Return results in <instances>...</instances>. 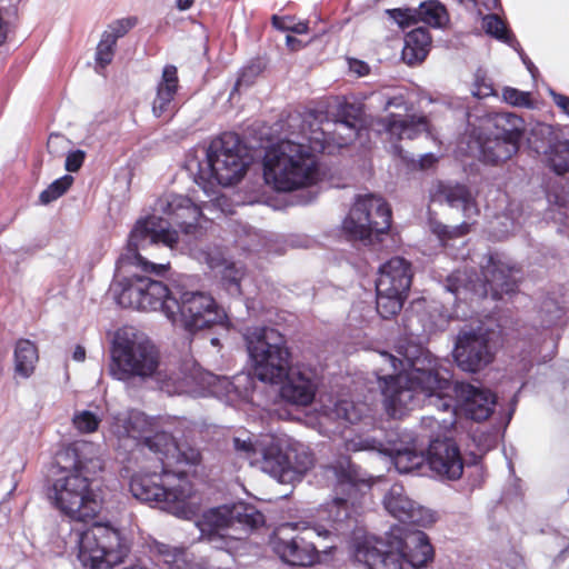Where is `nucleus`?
<instances>
[{
    "mask_svg": "<svg viewBox=\"0 0 569 569\" xmlns=\"http://www.w3.org/2000/svg\"><path fill=\"white\" fill-rule=\"evenodd\" d=\"M397 355L377 353L380 366L375 370L386 412L401 418L419 406L420 390L448 389L450 380L440 375L437 359L419 345H400Z\"/></svg>",
    "mask_w": 569,
    "mask_h": 569,
    "instance_id": "f257e3e1",
    "label": "nucleus"
},
{
    "mask_svg": "<svg viewBox=\"0 0 569 569\" xmlns=\"http://www.w3.org/2000/svg\"><path fill=\"white\" fill-rule=\"evenodd\" d=\"M168 216L188 238H198L202 231L199 220L201 210L191 199L181 194L169 193L160 197L153 207V213L140 218L131 229L127 246L118 259V267L133 266L142 271L154 274H163L169 269V263H153L142 252L149 254V250L161 243L171 249L179 243V233L171 228V223L158 216Z\"/></svg>",
    "mask_w": 569,
    "mask_h": 569,
    "instance_id": "f03ea898",
    "label": "nucleus"
},
{
    "mask_svg": "<svg viewBox=\"0 0 569 569\" xmlns=\"http://www.w3.org/2000/svg\"><path fill=\"white\" fill-rule=\"evenodd\" d=\"M289 136L272 144L264 154L263 177L278 191H292L313 184L319 177L313 152L325 150L327 134L313 130L300 116L289 118Z\"/></svg>",
    "mask_w": 569,
    "mask_h": 569,
    "instance_id": "7ed1b4c3",
    "label": "nucleus"
},
{
    "mask_svg": "<svg viewBox=\"0 0 569 569\" xmlns=\"http://www.w3.org/2000/svg\"><path fill=\"white\" fill-rule=\"evenodd\" d=\"M72 451V468L61 470L48 496L54 508L71 520H92L102 508V498L94 488V481L103 469V461L93 443H78Z\"/></svg>",
    "mask_w": 569,
    "mask_h": 569,
    "instance_id": "20e7f679",
    "label": "nucleus"
},
{
    "mask_svg": "<svg viewBox=\"0 0 569 569\" xmlns=\"http://www.w3.org/2000/svg\"><path fill=\"white\" fill-rule=\"evenodd\" d=\"M446 389L420 390L419 403L438 410V416L422 418V427L430 429L426 435L429 439L428 463L437 473L448 479H458L463 471V463L456 443L447 437V432L455 427L457 413L452 397L443 393Z\"/></svg>",
    "mask_w": 569,
    "mask_h": 569,
    "instance_id": "39448f33",
    "label": "nucleus"
},
{
    "mask_svg": "<svg viewBox=\"0 0 569 569\" xmlns=\"http://www.w3.org/2000/svg\"><path fill=\"white\" fill-rule=\"evenodd\" d=\"M130 491L138 500L154 502L179 518L189 519L193 515L188 502L193 488L183 471H170L163 467L161 473L136 475L130 481Z\"/></svg>",
    "mask_w": 569,
    "mask_h": 569,
    "instance_id": "423d86ee",
    "label": "nucleus"
},
{
    "mask_svg": "<svg viewBox=\"0 0 569 569\" xmlns=\"http://www.w3.org/2000/svg\"><path fill=\"white\" fill-rule=\"evenodd\" d=\"M159 363V352L147 337L132 329L116 333L109 365V372L114 379L146 382L154 376Z\"/></svg>",
    "mask_w": 569,
    "mask_h": 569,
    "instance_id": "0eeeda50",
    "label": "nucleus"
},
{
    "mask_svg": "<svg viewBox=\"0 0 569 569\" xmlns=\"http://www.w3.org/2000/svg\"><path fill=\"white\" fill-rule=\"evenodd\" d=\"M263 523L264 516L256 507L238 502L209 509L197 521V527L201 539L216 549H226Z\"/></svg>",
    "mask_w": 569,
    "mask_h": 569,
    "instance_id": "6e6552de",
    "label": "nucleus"
},
{
    "mask_svg": "<svg viewBox=\"0 0 569 569\" xmlns=\"http://www.w3.org/2000/svg\"><path fill=\"white\" fill-rule=\"evenodd\" d=\"M336 478L337 497L330 502L321 506L318 510V520L311 525L312 528L331 530L328 538H321L327 545L335 547V540L339 535L346 532L351 520V510L360 495L361 487L366 486L365 480L358 475V470L350 461L340 462L338 466L328 468Z\"/></svg>",
    "mask_w": 569,
    "mask_h": 569,
    "instance_id": "1a4fd4ad",
    "label": "nucleus"
},
{
    "mask_svg": "<svg viewBox=\"0 0 569 569\" xmlns=\"http://www.w3.org/2000/svg\"><path fill=\"white\" fill-rule=\"evenodd\" d=\"M248 166L239 137L226 132L209 143L204 160L197 163V177L204 183L227 187L239 182Z\"/></svg>",
    "mask_w": 569,
    "mask_h": 569,
    "instance_id": "9d476101",
    "label": "nucleus"
},
{
    "mask_svg": "<svg viewBox=\"0 0 569 569\" xmlns=\"http://www.w3.org/2000/svg\"><path fill=\"white\" fill-rule=\"evenodd\" d=\"M331 530L312 528L305 522H288L281 525L270 539L273 552L292 567H309L317 562L319 549L333 548L321 538L330 537Z\"/></svg>",
    "mask_w": 569,
    "mask_h": 569,
    "instance_id": "9b49d317",
    "label": "nucleus"
},
{
    "mask_svg": "<svg viewBox=\"0 0 569 569\" xmlns=\"http://www.w3.org/2000/svg\"><path fill=\"white\" fill-rule=\"evenodd\" d=\"M243 337L257 379L278 383L287 372L290 358L284 336L270 327H252Z\"/></svg>",
    "mask_w": 569,
    "mask_h": 569,
    "instance_id": "f8f14e48",
    "label": "nucleus"
},
{
    "mask_svg": "<svg viewBox=\"0 0 569 569\" xmlns=\"http://www.w3.org/2000/svg\"><path fill=\"white\" fill-rule=\"evenodd\" d=\"M78 559L90 569H110L130 552L128 538L110 525L96 523L77 532Z\"/></svg>",
    "mask_w": 569,
    "mask_h": 569,
    "instance_id": "ddd939ff",
    "label": "nucleus"
},
{
    "mask_svg": "<svg viewBox=\"0 0 569 569\" xmlns=\"http://www.w3.org/2000/svg\"><path fill=\"white\" fill-rule=\"evenodd\" d=\"M391 227V209L379 196L373 193L356 197L348 216L343 220L345 232L363 244H373Z\"/></svg>",
    "mask_w": 569,
    "mask_h": 569,
    "instance_id": "4468645a",
    "label": "nucleus"
},
{
    "mask_svg": "<svg viewBox=\"0 0 569 569\" xmlns=\"http://www.w3.org/2000/svg\"><path fill=\"white\" fill-rule=\"evenodd\" d=\"M288 437L277 435H261L251 440L236 437L234 449L242 452L250 465L258 466L263 472L269 473L278 481L284 483L289 471H286L289 456L287 455Z\"/></svg>",
    "mask_w": 569,
    "mask_h": 569,
    "instance_id": "2eb2a0df",
    "label": "nucleus"
},
{
    "mask_svg": "<svg viewBox=\"0 0 569 569\" xmlns=\"http://www.w3.org/2000/svg\"><path fill=\"white\" fill-rule=\"evenodd\" d=\"M224 312L218 307L214 299L201 291H181L177 295V307L172 308L169 320L177 326L192 332L220 322Z\"/></svg>",
    "mask_w": 569,
    "mask_h": 569,
    "instance_id": "dca6fc26",
    "label": "nucleus"
},
{
    "mask_svg": "<svg viewBox=\"0 0 569 569\" xmlns=\"http://www.w3.org/2000/svg\"><path fill=\"white\" fill-rule=\"evenodd\" d=\"M488 332L481 326H465L457 336L453 357L463 371L477 372L489 365L493 352Z\"/></svg>",
    "mask_w": 569,
    "mask_h": 569,
    "instance_id": "f3484780",
    "label": "nucleus"
},
{
    "mask_svg": "<svg viewBox=\"0 0 569 569\" xmlns=\"http://www.w3.org/2000/svg\"><path fill=\"white\" fill-rule=\"evenodd\" d=\"M151 380L169 396L197 393L204 386L203 373L191 360L182 363H159Z\"/></svg>",
    "mask_w": 569,
    "mask_h": 569,
    "instance_id": "a211bd4d",
    "label": "nucleus"
},
{
    "mask_svg": "<svg viewBox=\"0 0 569 569\" xmlns=\"http://www.w3.org/2000/svg\"><path fill=\"white\" fill-rule=\"evenodd\" d=\"M355 559L367 569H402L401 552L396 549V533L388 541L366 538L355 545Z\"/></svg>",
    "mask_w": 569,
    "mask_h": 569,
    "instance_id": "6ab92c4d",
    "label": "nucleus"
},
{
    "mask_svg": "<svg viewBox=\"0 0 569 569\" xmlns=\"http://www.w3.org/2000/svg\"><path fill=\"white\" fill-rule=\"evenodd\" d=\"M383 505L391 516L405 523L427 527L436 521L435 513L410 499L399 483L391 486L385 496Z\"/></svg>",
    "mask_w": 569,
    "mask_h": 569,
    "instance_id": "aec40b11",
    "label": "nucleus"
},
{
    "mask_svg": "<svg viewBox=\"0 0 569 569\" xmlns=\"http://www.w3.org/2000/svg\"><path fill=\"white\" fill-rule=\"evenodd\" d=\"M417 439L410 438L409 441H400L399 443H392L390 448H380L382 445L376 440H361L352 446L357 450L362 449H378L385 451L390 456L392 462L400 473H410L418 470L426 462V456L422 450V446L417 445Z\"/></svg>",
    "mask_w": 569,
    "mask_h": 569,
    "instance_id": "412c9836",
    "label": "nucleus"
},
{
    "mask_svg": "<svg viewBox=\"0 0 569 569\" xmlns=\"http://www.w3.org/2000/svg\"><path fill=\"white\" fill-rule=\"evenodd\" d=\"M517 272L513 266L503 261L498 254H490L487 263L482 266L485 283L481 295H491L493 299H501L503 295L515 292L517 288L515 273Z\"/></svg>",
    "mask_w": 569,
    "mask_h": 569,
    "instance_id": "4be33fe9",
    "label": "nucleus"
},
{
    "mask_svg": "<svg viewBox=\"0 0 569 569\" xmlns=\"http://www.w3.org/2000/svg\"><path fill=\"white\" fill-rule=\"evenodd\" d=\"M279 382V395L283 401L298 407H306L313 401L317 382L310 372L288 368Z\"/></svg>",
    "mask_w": 569,
    "mask_h": 569,
    "instance_id": "5701e85b",
    "label": "nucleus"
},
{
    "mask_svg": "<svg viewBox=\"0 0 569 569\" xmlns=\"http://www.w3.org/2000/svg\"><path fill=\"white\" fill-rule=\"evenodd\" d=\"M396 549L401 552L402 562L407 561L415 569L425 568L433 560V548L428 536L420 530L396 535Z\"/></svg>",
    "mask_w": 569,
    "mask_h": 569,
    "instance_id": "b1692460",
    "label": "nucleus"
},
{
    "mask_svg": "<svg viewBox=\"0 0 569 569\" xmlns=\"http://www.w3.org/2000/svg\"><path fill=\"white\" fill-rule=\"evenodd\" d=\"M411 263L401 257H393L379 268L376 289L382 292L407 295L412 281Z\"/></svg>",
    "mask_w": 569,
    "mask_h": 569,
    "instance_id": "393cba45",
    "label": "nucleus"
},
{
    "mask_svg": "<svg viewBox=\"0 0 569 569\" xmlns=\"http://www.w3.org/2000/svg\"><path fill=\"white\" fill-rule=\"evenodd\" d=\"M462 410L475 421H482L490 417L496 405V396L488 389L461 383L457 389Z\"/></svg>",
    "mask_w": 569,
    "mask_h": 569,
    "instance_id": "a878e982",
    "label": "nucleus"
},
{
    "mask_svg": "<svg viewBox=\"0 0 569 569\" xmlns=\"http://www.w3.org/2000/svg\"><path fill=\"white\" fill-rule=\"evenodd\" d=\"M179 89L177 68L168 64L162 70V76L156 88V97L152 100V114L156 118H171L178 110L176 94Z\"/></svg>",
    "mask_w": 569,
    "mask_h": 569,
    "instance_id": "bb28decb",
    "label": "nucleus"
},
{
    "mask_svg": "<svg viewBox=\"0 0 569 569\" xmlns=\"http://www.w3.org/2000/svg\"><path fill=\"white\" fill-rule=\"evenodd\" d=\"M433 198L437 201L446 202L451 208H461L467 219H471L479 213L476 200L465 184L440 181L436 186Z\"/></svg>",
    "mask_w": 569,
    "mask_h": 569,
    "instance_id": "cd10ccee",
    "label": "nucleus"
},
{
    "mask_svg": "<svg viewBox=\"0 0 569 569\" xmlns=\"http://www.w3.org/2000/svg\"><path fill=\"white\" fill-rule=\"evenodd\" d=\"M141 310H161L166 317H172V308L177 307L179 289H169L163 282L144 277Z\"/></svg>",
    "mask_w": 569,
    "mask_h": 569,
    "instance_id": "c85d7f7f",
    "label": "nucleus"
},
{
    "mask_svg": "<svg viewBox=\"0 0 569 569\" xmlns=\"http://www.w3.org/2000/svg\"><path fill=\"white\" fill-rule=\"evenodd\" d=\"M111 431L119 439L144 440L150 422L144 413L137 410L119 412L112 418Z\"/></svg>",
    "mask_w": 569,
    "mask_h": 569,
    "instance_id": "c756f323",
    "label": "nucleus"
},
{
    "mask_svg": "<svg viewBox=\"0 0 569 569\" xmlns=\"http://www.w3.org/2000/svg\"><path fill=\"white\" fill-rule=\"evenodd\" d=\"M143 288L144 276L116 278L110 293L119 306L141 310Z\"/></svg>",
    "mask_w": 569,
    "mask_h": 569,
    "instance_id": "7c9ffc66",
    "label": "nucleus"
},
{
    "mask_svg": "<svg viewBox=\"0 0 569 569\" xmlns=\"http://www.w3.org/2000/svg\"><path fill=\"white\" fill-rule=\"evenodd\" d=\"M320 413L323 419L337 422L333 432L342 433L345 427L361 419L362 410L352 401L328 398L322 400Z\"/></svg>",
    "mask_w": 569,
    "mask_h": 569,
    "instance_id": "2f4dec72",
    "label": "nucleus"
},
{
    "mask_svg": "<svg viewBox=\"0 0 569 569\" xmlns=\"http://www.w3.org/2000/svg\"><path fill=\"white\" fill-rule=\"evenodd\" d=\"M381 123L390 138L395 140H412L428 130V122L425 117L390 114L382 119Z\"/></svg>",
    "mask_w": 569,
    "mask_h": 569,
    "instance_id": "473e14b6",
    "label": "nucleus"
},
{
    "mask_svg": "<svg viewBox=\"0 0 569 569\" xmlns=\"http://www.w3.org/2000/svg\"><path fill=\"white\" fill-rule=\"evenodd\" d=\"M479 147L481 160L490 164H498L509 160L519 149V146L515 144V142H510L493 132L480 141Z\"/></svg>",
    "mask_w": 569,
    "mask_h": 569,
    "instance_id": "72a5a7b5",
    "label": "nucleus"
},
{
    "mask_svg": "<svg viewBox=\"0 0 569 569\" xmlns=\"http://www.w3.org/2000/svg\"><path fill=\"white\" fill-rule=\"evenodd\" d=\"M431 37L428 29L423 27L409 31L405 38V47L402 49V59L413 66L423 61L429 52Z\"/></svg>",
    "mask_w": 569,
    "mask_h": 569,
    "instance_id": "f704fd0d",
    "label": "nucleus"
},
{
    "mask_svg": "<svg viewBox=\"0 0 569 569\" xmlns=\"http://www.w3.org/2000/svg\"><path fill=\"white\" fill-rule=\"evenodd\" d=\"M287 455L289 456L286 471H289L288 479L284 483L299 480L312 466L313 456L302 443L288 438Z\"/></svg>",
    "mask_w": 569,
    "mask_h": 569,
    "instance_id": "c9c22d12",
    "label": "nucleus"
},
{
    "mask_svg": "<svg viewBox=\"0 0 569 569\" xmlns=\"http://www.w3.org/2000/svg\"><path fill=\"white\" fill-rule=\"evenodd\" d=\"M14 372L17 376L28 379L36 369L39 360L36 345L28 339H20L14 347Z\"/></svg>",
    "mask_w": 569,
    "mask_h": 569,
    "instance_id": "e433bc0d",
    "label": "nucleus"
},
{
    "mask_svg": "<svg viewBox=\"0 0 569 569\" xmlns=\"http://www.w3.org/2000/svg\"><path fill=\"white\" fill-rule=\"evenodd\" d=\"M493 133L519 146L525 132V121L521 117L509 112L498 113L493 118Z\"/></svg>",
    "mask_w": 569,
    "mask_h": 569,
    "instance_id": "4c0bfd02",
    "label": "nucleus"
},
{
    "mask_svg": "<svg viewBox=\"0 0 569 569\" xmlns=\"http://www.w3.org/2000/svg\"><path fill=\"white\" fill-rule=\"evenodd\" d=\"M143 445L152 452L160 455V460L163 465H170L171 458L176 457L179 451V445L173 437L164 431L156 432L152 436H146Z\"/></svg>",
    "mask_w": 569,
    "mask_h": 569,
    "instance_id": "58836bf2",
    "label": "nucleus"
},
{
    "mask_svg": "<svg viewBox=\"0 0 569 569\" xmlns=\"http://www.w3.org/2000/svg\"><path fill=\"white\" fill-rule=\"evenodd\" d=\"M377 291V312L383 319H390L393 316L398 315L402 309L403 301L407 298V295H402L399 292H382L381 289H376Z\"/></svg>",
    "mask_w": 569,
    "mask_h": 569,
    "instance_id": "ea45409f",
    "label": "nucleus"
},
{
    "mask_svg": "<svg viewBox=\"0 0 569 569\" xmlns=\"http://www.w3.org/2000/svg\"><path fill=\"white\" fill-rule=\"evenodd\" d=\"M482 28L487 34L518 50V41L516 40L515 36L507 29L505 22L497 14H487L483 17Z\"/></svg>",
    "mask_w": 569,
    "mask_h": 569,
    "instance_id": "a19ab883",
    "label": "nucleus"
},
{
    "mask_svg": "<svg viewBox=\"0 0 569 569\" xmlns=\"http://www.w3.org/2000/svg\"><path fill=\"white\" fill-rule=\"evenodd\" d=\"M341 119L337 120V127L340 130H348L345 140H353L358 134L361 109L355 104H346L340 111Z\"/></svg>",
    "mask_w": 569,
    "mask_h": 569,
    "instance_id": "79ce46f5",
    "label": "nucleus"
},
{
    "mask_svg": "<svg viewBox=\"0 0 569 569\" xmlns=\"http://www.w3.org/2000/svg\"><path fill=\"white\" fill-rule=\"evenodd\" d=\"M418 14L423 22L432 27H441L448 19L445 7L436 0L421 3Z\"/></svg>",
    "mask_w": 569,
    "mask_h": 569,
    "instance_id": "37998d69",
    "label": "nucleus"
},
{
    "mask_svg": "<svg viewBox=\"0 0 569 569\" xmlns=\"http://www.w3.org/2000/svg\"><path fill=\"white\" fill-rule=\"evenodd\" d=\"M243 268L236 263H228L221 271V284L230 296H240V282L243 278Z\"/></svg>",
    "mask_w": 569,
    "mask_h": 569,
    "instance_id": "c03bdc74",
    "label": "nucleus"
},
{
    "mask_svg": "<svg viewBox=\"0 0 569 569\" xmlns=\"http://www.w3.org/2000/svg\"><path fill=\"white\" fill-rule=\"evenodd\" d=\"M551 168L558 174L569 171V139L558 141L550 147L548 156Z\"/></svg>",
    "mask_w": 569,
    "mask_h": 569,
    "instance_id": "a18cd8bd",
    "label": "nucleus"
},
{
    "mask_svg": "<svg viewBox=\"0 0 569 569\" xmlns=\"http://www.w3.org/2000/svg\"><path fill=\"white\" fill-rule=\"evenodd\" d=\"M256 378L254 373L240 372L232 377L227 390L241 399L249 400L256 389Z\"/></svg>",
    "mask_w": 569,
    "mask_h": 569,
    "instance_id": "49530a36",
    "label": "nucleus"
},
{
    "mask_svg": "<svg viewBox=\"0 0 569 569\" xmlns=\"http://www.w3.org/2000/svg\"><path fill=\"white\" fill-rule=\"evenodd\" d=\"M73 177L66 174L54 180L47 189H44L40 196L39 201L41 204H49L50 202L60 198L71 187Z\"/></svg>",
    "mask_w": 569,
    "mask_h": 569,
    "instance_id": "de8ad7c7",
    "label": "nucleus"
},
{
    "mask_svg": "<svg viewBox=\"0 0 569 569\" xmlns=\"http://www.w3.org/2000/svg\"><path fill=\"white\" fill-rule=\"evenodd\" d=\"M117 42L110 39L108 34L101 36L96 50V62L99 67L104 68L111 63L114 56V47Z\"/></svg>",
    "mask_w": 569,
    "mask_h": 569,
    "instance_id": "09e8293b",
    "label": "nucleus"
},
{
    "mask_svg": "<svg viewBox=\"0 0 569 569\" xmlns=\"http://www.w3.org/2000/svg\"><path fill=\"white\" fill-rule=\"evenodd\" d=\"M272 26L280 31H290L297 34L307 33L309 29L307 22L296 21V19L290 16H273Z\"/></svg>",
    "mask_w": 569,
    "mask_h": 569,
    "instance_id": "8fccbe9b",
    "label": "nucleus"
},
{
    "mask_svg": "<svg viewBox=\"0 0 569 569\" xmlns=\"http://www.w3.org/2000/svg\"><path fill=\"white\" fill-rule=\"evenodd\" d=\"M137 23L138 19L136 17L118 19L108 26L103 34H108L110 39L117 42L119 38L126 36Z\"/></svg>",
    "mask_w": 569,
    "mask_h": 569,
    "instance_id": "3c124183",
    "label": "nucleus"
},
{
    "mask_svg": "<svg viewBox=\"0 0 569 569\" xmlns=\"http://www.w3.org/2000/svg\"><path fill=\"white\" fill-rule=\"evenodd\" d=\"M540 313L543 327L556 325L563 315L562 309L552 299H547L542 302Z\"/></svg>",
    "mask_w": 569,
    "mask_h": 569,
    "instance_id": "603ef678",
    "label": "nucleus"
},
{
    "mask_svg": "<svg viewBox=\"0 0 569 569\" xmlns=\"http://www.w3.org/2000/svg\"><path fill=\"white\" fill-rule=\"evenodd\" d=\"M73 426L80 431V432H93L98 429L100 419L91 411L83 410L77 415H74L73 419Z\"/></svg>",
    "mask_w": 569,
    "mask_h": 569,
    "instance_id": "864d4df0",
    "label": "nucleus"
},
{
    "mask_svg": "<svg viewBox=\"0 0 569 569\" xmlns=\"http://www.w3.org/2000/svg\"><path fill=\"white\" fill-rule=\"evenodd\" d=\"M502 99L505 102L515 107H531L530 93L520 91L516 88L505 87L502 90Z\"/></svg>",
    "mask_w": 569,
    "mask_h": 569,
    "instance_id": "5fc2aeb1",
    "label": "nucleus"
},
{
    "mask_svg": "<svg viewBox=\"0 0 569 569\" xmlns=\"http://www.w3.org/2000/svg\"><path fill=\"white\" fill-rule=\"evenodd\" d=\"M372 98L382 104V110L387 111L389 108H401L405 106V98L402 94H390L389 92L379 91L372 93Z\"/></svg>",
    "mask_w": 569,
    "mask_h": 569,
    "instance_id": "6e6d98bb",
    "label": "nucleus"
},
{
    "mask_svg": "<svg viewBox=\"0 0 569 569\" xmlns=\"http://www.w3.org/2000/svg\"><path fill=\"white\" fill-rule=\"evenodd\" d=\"M201 453L198 449L192 447H183L179 445V451L176 452V457L171 458V461L186 462L188 465H197L200 462Z\"/></svg>",
    "mask_w": 569,
    "mask_h": 569,
    "instance_id": "4d7b16f0",
    "label": "nucleus"
},
{
    "mask_svg": "<svg viewBox=\"0 0 569 569\" xmlns=\"http://www.w3.org/2000/svg\"><path fill=\"white\" fill-rule=\"evenodd\" d=\"M86 158V152L82 150H74L67 154L64 168L69 172H77Z\"/></svg>",
    "mask_w": 569,
    "mask_h": 569,
    "instance_id": "13d9d810",
    "label": "nucleus"
},
{
    "mask_svg": "<svg viewBox=\"0 0 569 569\" xmlns=\"http://www.w3.org/2000/svg\"><path fill=\"white\" fill-rule=\"evenodd\" d=\"M472 94L476 98L483 99L495 94V90L492 84L490 82H487L486 79L477 78L475 87L472 89Z\"/></svg>",
    "mask_w": 569,
    "mask_h": 569,
    "instance_id": "bf43d9fd",
    "label": "nucleus"
},
{
    "mask_svg": "<svg viewBox=\"0 0 569 569\" xmlns=\"http://www.w3.org/2000/svg\"><path fill=\"white\" fill-rule=\"evenodd\" d=\"M349 70L357 74L358 77H365L369 74L370 67L367 62L358 59H349L348 60Z\"/></svg>",
    "mask_w": 569,
    "mask_h": 569,
    "instance_id": "052dcab7",
    "label": "nucleus"
},
{
    "mask_svg": "<svg viewBox=\"0 0 569 569\" xmlns=\"http://www.w3.org/2000/svg\"><path fill=\"white\" fill-rule=\"evenodd\" d=\"M470 226L471 224L467 221L462 222L459 226L452 227V228H450L448 226H443L442 230H441V234L448 236V237H460V236H463L469 232Z\"/></svg>",
    "mask_w": 569,
    "mask_h": 569,
    "instance_id": "680f3d73",
    "label": "nucleus"
},
{
    "mask_svg": "<svg viewBox=\"0 0 569 569\" xmlns=\"http://www.w3.org/2000/svg\"><path fill=\"white\" fill-rule=\"evenodd\" d=\"M68 142L69 141L60 134H50V137L48 139L47 147H48L49 152L57 153L58 147H60L61 144L68 143Z\"/></svg>",
    "mask_w": 569,
    "mask_h": 569,
    "instance_id": "e2e57ef3",
    "label": "nucleus"
},
{
    "mask_svg": "<svg viewBox=\"0 0 569 569\" xmlns=\"http://www.w3.org/2000/svg\"><path fill=\"white\" fill-rule=\"evenodd\" d=\"M553 100L560 109H562L567 114H569V97L559 93H553Z\"/></svg>",
    "mask_w": 569,
    "mask_h": 569,
    "instance_id": "0e129e2a",
    "label": "nucleus"
},
{
    "mask_svg": "<svg viewBox=\"0 0 569 569\" xmlns=\"http://www.w3.org/2000/svg\"><path fill=\"white\" fill-rule=\"evenodd\" d=\"M437 161V158L432 153H426L420 156L419 166L421 169H428L432 167Z\"/></svg>",
    "mask_w": 569,
    "mask_h": 569,
    "instance_id": "69168bd1",
    "label": "nucleus"
},
{
    "mask_svg": "<svg viewBox=\"0 0 569 569\" xmlns=\"http://www.w3.org/2000/svg\"><path fill=\"white\" fill-rule=\"evenodd\" d=\"M335 134L338 136L337 143L339 146H346V144H348L349 142L352 141V140H345V138L348 136V130H340V129H338L337 126H336V129H335Z\"/></svg>",
    "mask_w": 569,
    "mask_h": 569,
    "instance_id": "338daca9",
    "label": "nucleus"
},
{
    "mask_svg": "<svg viewBox=\"0 0 569 569\" xmlns=\"http://www.w3.org/2000/svg\"><path fill=\"white\" fill-rule=\"evenodd\" d=\"M286 43L288 48L292 51L299 50L301 48V41L292 36L286 37Z\"/></svg>",
    "mask_w": 569,
    "mask_h": 569,
    "instance_id": "774afa93",
    "label": "nucleus"
}]
</instances>
